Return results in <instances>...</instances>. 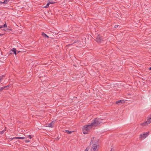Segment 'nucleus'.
<instances>
[{"instance_id": "nucleus-1", "label": "nucleus", "mask_w": 151, "mask_h": 151, "mask_svg": "<svg viewBox=\"0 0 151 151\" xmlns=\"http://www.w3.org/2000/svg\"><path fill=\"white\" fill-rule=\"evenodd\" d=\"M103 119L101 118H96L92 121L91 123L88 124L87 125L83 127L82 128L83 133L84 134H86L89 131V130L93 126L96 127L101 123H102Z\"/></svg>"}, {"instance_id": "nucleus-2", "label": "nucleus", "mask_w": 151, "mask_h": 151, "mask_svg": "<svg viewBox=\"0 0 151 151\" xmlns=\"http://www.w3.org/2000/svg\"><path fill=\"white\" fill-rule=\"evenodd\" d=\"M103 39L104 38L101 35H98L96 38L95 40L98 43H101L104 41Z\"/></svg>"}, {"instance_id": "nucleus-3", "label": "nucleus", "mask_w": 151, "mask_h": 151, "mask_svg": "<svg viewBox=\"0 0 151 151\" xmlns=\"http://www.w3.org/2000/svg\"><path fill=\"white\" fill-rule=\"evenodd\" d=\"M150 116L148 119L147 121L141 124V125L142 126H145L150 124L151 122V115Z\"/></svg>"}, {"instance_id": "nucleus-4", "label": "nucleus", "mask_w": 151, "mask_h": 151, "mask_svg": "<svg viewBox=\"0 0 151 151\" xmlns=\"http://www.w3.org/2000/svg\"><path fill=\"white\" fill-rule=\"evenodd\" d=\"M98 147L97 144H94L92 145L91 147V151H97V149Z\"/></svg>"}, {"instance_id": "nucleus-5", "label": "nucleus", "mask_w": 151, "mask_h": 151, "mask_svg": "<svg viewBox=\"0 0 151 151\" xmlns=\"http://www.w3.org/2000/svg\"><path fill=\"white\" fill-rule=\"evenodd\" d=\"M149 132H147L143 134H141L139 136V137L141 138H146L149 135Z\"/></svg>"}, {"instance_id": "nucleus-6", "label": "nucleus", "mask_w": 151, "mask_h": 151, "mask_svg": "<svg viewBox=\"0 0 151 151\" xmlns=\"http://www.w3.org/2000/svg\"><path fill=\"white\" fill-rule=\"evenodd\" d=\"M26 138V137H15L13 138H11V140H12L14 139H25Z\"/></svg>"}, {"instance_id": "nucleus-7", "label": "nucleus", "mask_w": 151, "mask_h": 151, "mask_svg": "<svg viewBox=\"0 0 151 151\" xmlns=\"http://www.w3.org/2000/svg\"><path fill=\"white\" fill-rule=\"evenodd\" d=\"M10 86V85H7L6 86H4V87H1L0 88V91H2L3 90L5 89V90H7L9 88Z\"/></svg>"}, {"instance_id": "nucleus-8", "label": "nucleus", "mask_w": 151, "mask_h": 151, "mask_svg": "<svg viewBox=\"0 0 151 151\" xmlns=\"http://www.w3.org/2000/svg\"><path fill=\"white\" fill-rule=\"evenodd\" d=\"M124 102V100H120L116 101V104L119 105L120 104H122Z\"/></svg>"}, {"instance_id": "nucleus-9", "label": "nucleus", "mask_w": 151, "mask_h": 151, "mask_svg": "<svg viewBox=\"0 0 151 151\" xmlns=\"http://www.w3.org/2000/svg\"><path fill=\"white\" fill-rule=\"evenodd\" d=\"M10 52L12 51L13 52V53H14V54L15 55H17V50L15 48H13L11 50Z\"/></svg>"}, {"instance_id": "nucleus-10", "label": "nucleus", "mask_w": 151, "mask_h": 151, "mask_svg": "<svg viewBox=\"0 0 151 151\" xmlns=\"http://www.w3.org/2000/svg\"><path fill=\"white\" fill-rule=\"evenodd\" d=\"M42 36L44 37L48 38L49 37V36L47 35L46 34L43 32H42Z\"/></svg>"}, {"instance_id": "nucleus-11", "label": "nucleus", "mask_w": 151, "mask_h": 151, "mask_svg": "<svg viewBox=\"0 0 151 151\" xmlns=\"http://www.w3.org/2000/svg\"><path fill=\"white\" fill-rule=\"evenodd\" d=\"M63 132L65 133H67L69 134H71L72 132H73V131H69L68 130H65L64 131H63Z\"/></svg>"}, {"instance_id": "nucleus-12", "label": "nucleus", "mask_w": 151, "mask_h": 151, "mask_svg": "<svg viewBox=\"0 0 151 151\" xmlns=\"http://www.w3.org/2000/svg\"><path fill=\"white\" fill-rule=\"evenodd\" d=\"M10 1H12V0H4V4H6L8 3V2Z\"/></svg>"}, {"instance_id": "nucleus-13", "label": "nucleus", "mask_w": 151, "mask_h": 151, "mask_svg": "<svg viewBox=\"0 0 151 151\" xmlns=\"http://www.w3.org/2000/svg\"><path fill=\"white\" fill-rule=\"evenodd\" d=\"M52 122L48 124V127H53V125L52 124Z\"/></svg>"}, {"instance_id": "nucleus-14", "label": "nucleus", "mask_w": 151, "mask_h": 151, "mask_svg": "<svg viewBox=\"0 0 151 151\" xmlns=\"http://www.w3.org/2000/svg\"><path fill=\"white\" fill-rule=\"evenodd\" d=\"M1 28L6 27H7V25L6 24V22H5V23L4 24V25H1Z\"/></svg>"}, {"instance_id": "nucleus-15", "label": "nucleus", "mask_w": 151, "mask_h": 151, "mask_svg": "<svg viewBox=\"0 0 151 151\" xmlns=\"http://www.w3.org/2000/svg\"><path fill=\"white\" fill-rule=\"evenodd\" d=\"M49 3H48L45 6H43V7L46 8H48L49 7Z\"/></svg>"}, {"instance_id": "nucleus-16", "label": "nucleus", "mask_w": 151, "mask_h": 151, "mask_svg": "<svg viewBox=\"0 0 151 151\" xmlns=\"http://www.w3.org/2000/svg\"><path fill=\"white\" fill-rule=\"evenodd\" d=\"M48 3L49 4H50L55 3L56 2H54L52 1H49Z\"/></svg>"}, {"instance_id": "nucleus-17", "label": "nucleus", "mask_w": 151, "mask_h": 151, "mask_svg": "<svg viewBox=\"0 0 151 151\" xmlns=\"http://www.w3.org/2000/svg\"><path fill=\"white\" fill-rule=\"evenodd\" d=\"M94 138V137H93V138ZM93 139H91V142H90V145H91L93 143Z\"/></svg>"}, {"instance_id": "nucleus-18", "label": "nucleus", "mask_w": 151, "mask_h": 151, "mask_svg": "<svg viewBox=\"0 0 151 151\" xmlns=\"http://www.w3.org/2000/svg\"><path fill=\"white\" fill-rule=\"evenodd\" d=\"M25 142H29L30 141L29 140H25Z\"/></svg>"}, {"instance_id": "nucleus-19", "label": "nucleus", "mask_w": 151, "mask_h": 151, "mask_svg": "<svg viewBox=\"0 0 151 151\" xmlns=\"http://www.w3.org/2000/svg\"><path fill=\"white\" fill-rule=\"evenodd\" d=\"M28 137L29 138L31 139L32 138V137L31 135H29L28 136Z\"/></svg>"}, {"instance_id": "nucleus-20", "label": "nucleus", "mask_w": 151, "mask_h": 151, "mask_svg": "<svg viewBox=\"0 0 151 151\" xmlns=\"http://www.w3.org/2000/svg\"><path fill=\"white\" fill-rule=\"evenodd\" d=\"M119 25H116L114 26V27L115 28H116L118 27Z\"/></svg>"}, {"instance_id": "nucleus-21", "label": "nucleus", "mask_w": 151, "mask_h": 151, "mask_svg": "<svg viewBox=\"0 0 151 151\" xmlns=\"http://www.w3.org/2000/svg\"><path fill=\"white\" fill-rule=\"evenodd\" d=\"M4 133V131H2L0 132V134H3Z\"/></svg>"}, {"instance_id": "nucleus-22", "label": "nucleus", "mask_w": 151, "mask_h": 151, "mask_svg": "<svg viewBox=\"0 0 151 151\" xmlns=\"http://www.w3.org/2000/svg\"><path fill=\"white\" fill-rule=\"evenodd\" d=\"M4 2H2L1 1H0V4H4Z\"/></svg>"}, {"instance_id": "nucleus-23", "label": "nucleus", "mask_w": 151, "mask_h": 151, "mask_svg": "<svg viewBox=\"0 0 151 151\" xmlns=\"http://www.w3.org/2000/svg\"><path fill=\"white\" fill-rule=\"evenodd\" d=\"M88 148H86L84 151H88Z\"/></svg>"}, {"instance_id": "nucleus-24", "label": "nucleus", "mask_w": 151, "mask_h": 151, "mask_svg": "<svg viewBox=\"0 0 151 151\" xmlns=\"http://www.w3.org/2000/svg\"><path fill=\"white\" fill-rule=\"evenodd\" d=\"M2 79V78L0 77V83L1 82Z\"/></svg>"}, {"instance_id": "nucleus-25", "label": "nucleus", "mask_w": 151, "mask_h": 151, "mask_svg": "<svg viewBox=\"0 0 151 151\" xmlns=\"http://www.w3.org/2000/svg\"><path fill=\"white\" fill-rule=\"evenodd\" d=\"M4 34H0V36H1L3 35H4Z\"/></svg>"}, {"instance_id": "nucleus-26", "label": "nucleus", "mask_w": 151, "mask_h": 151, "mask_svg": "<svg viewBox=\"0 0 151 151\" xmlns=\"http://www.w3.org/2000/svg\"><path fill=\"white\" fill-rule=\"evenodd\" d=\"M17 53H18L19 52H20V51H17Z\"/></svg>"}, {"instance_id": "nucleus-27", "label": "nucleus", "mask_w": 151, "mask_h": 151, "mask_svg": "<svg viewBox=\"0 0 151 151\" xmlns=\"http://www.w3.org/2000/svg\"><path fill=\"white\" fill-rule=\"evenodd\" d=\"M110 151H114V150H113V149L112 148H111V149Z\"/></svg>"}, {"instance_id": "nucleus-28", "label": "nucleus", "mask_w": 151, "mask_h": 151, "mask_svg": "<svg viewBox=\"0 0 151 151\" xmlns=\"http://www.w3.org/2000/svg\"><path fill=\"white\" fill-rule=\"evenodd\" d=\"M6 30H12V29H7Z\"/></svg>"}, {"instance_id": "nucleus-29", "label": "nucleus", "mask_w": 151, "mask_h": 151, "mask_svg": "<svg viewBox=\"0 0 151 151\" xmlns=\"http://www.w3.org/2000/svg\"><path fill=\"white\" fill-rule=\"evenodd\" d=\"M148 69L150 70H151V67H150Z\"/></svg>"}, {"instance_id": "nucleus-30", "label": "nucleus", "mask_w": 151, "mask_h": 151, "mask_svg": "<svg viewBox=\"0 0 151 151\" xmlns=\"http://www.w3.org/2000/svg\"><path fill=\"white\" fill-rule=\"evenodd\" d=\"M59 139V138H58V137L56 139V140H58Z\"/></svg>"}, {"instance_id": "nucleus-31", "label": "nucleus", "mask_w": 151, "mask_h": 151, "mask_svg": "<svg viewBox=\"0 0 151 151\" xmlns=\"http://www.w3.org/2000/svg\"><path fill=\"white\" fill-rule=\"evenodd\" d=\"M1 25H0V29H1Z\"/></svg>"}, {"instance_id": "nucleus-32", "label": "nucleus", "mask_w": 151, "mask_h": 151, "mask_svg": "<svg viewBox=\"0 0 151 151\" xmlns=\"http://www.w3.org/2000/svg\"><path fill=\"white\" fill-rule=\"evenodd\" d=\"M12 52H10V54H12Z\"/></svg>"}]
</instances>
